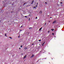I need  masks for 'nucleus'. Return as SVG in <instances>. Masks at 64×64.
<instances>
[{
    "instance_id": "obj_13",
    "label": "nucleus",
    "mask_w": 64,
    "mask_h": 64,
    "mask_svg": "<svg viewBox=\"0 0 64 64\" xmlns=\"http://www.w3.org/2000/svg\"><path fill=\"white\" fill-rule=\"evenodd\" d=\"M34 8H35V9H36V7H35H35H34Z\"/></svg>"
},
{
    "instance_id": "obj_34",
    "label": "nucleus",
    "mask_w": 64,
    "mask_h": 64,
    "mask_svg": "<svg viewBox=\"0 0 64 64\" xmlns=\"http://www.w3.org/2000/svg\"><path fill=\"white\" fill-rule=\"evenodd\" d=\"M49 22H50V21Z\"/></svg>"
},
{
    "instance_id": "obj_22",
    "label": "nucleus",
    "mask_w": 64,
    "mask_h": 64,
    "mask_svg": "<svg viewBox=\"0 0 64 64\" xmlns=\"http://www.w3.org/2000/svg\"><path fill=\"white\" fill-rule=\"evenodd\" d=\"M24 17H27V16H24Z\"/></svg>"
},
{
    "instance_id": "obj_6",
    "label": "nucleus",
    "mask_w": 64,
    "mask_h": 64,
    "mask_svg": "<svg viewBox=\"0 0 64 64\" xmlns=\"http://www.w3.org/2000/svg\"><path fill=\"white\" fill-rule=\"evenodd\" d=\"M40 13H41H41H42V11L41 10L40 12Z\"/></svg>"
},
{
    "instance_id": "obj_19",
    "label": "nucleus",
    "mask_w": 64,
    "mask_h": 64,
    "mask_svg": "<svg viewBox=\"0 0 64 64\" xmlns=\"http://www.w3.org/2000/svg\"><path fill=\"white\" fill-rule=\"evenodd\" d=\"M51 30H52V31H53V29H52Z\"/></svg>"
},
{
    "instance_id": "obj_20",
    "label": "nucleus",
    "mask_w": 64,
    "mask_h": 64,
    "mask_svg": "<svg viewBox=\"0 0 64 64\" xmlns=\"http://www.w3.org/2000/svg\"><path fill=\"white\" fill-rule=\"evenodd\" d=\"M19 49H21V48H19Z\"/></svg>"
},
{
    "instance_id": "obj_14",
    "label": "nucleus",
    "mask_w": 64,
    "mask_h": 64,
    "mask_svg": "<svg viewBox=\"0 0 64 64\" xmlns=\"http://www.w3.org/2000/svg\"><path fill=\"white\" fill-rule=\"evenodd\" d=\"M41 40H39V41H41Z\"/></svg>"
},
{
    "instance_id": "obj_18",
    "label": "nucleus",
    "mask_w": 64,
    "mask_h": 64,
    "mask_svg": "<svg viewBox=\"0 0 64 64\" xmlns=\"http://www.w3.org/2000/svg\"><path fill=\"white\" fill-rule=\"evenodd\" d=\"M60 4H62V2H61Z\"/></svg>"
},
{
    "instance_id": "obj_30",
    "label": "nucleus",
    "mask_w": 64,
    "mask_h": 64,
    "mask_svg": "<svg viewBox=\"0 0 64 64\" xmlns=\"http://www.w3.org/2000/svg\"><path fill=\"white\" fill-rule=\"evenodd\" d=\"M22 26H21V27H22Z\"/></svg>"
},
{
    "instance_id": "obj_11",
    "label": "nucleus",
    "mask_w": 64,
    "mask_h": 64,
    "mask_svg": "<svg viewBox=\"0 0 64 64\" xmlns=\"http://www.w3.org/2000/svg\"><path fill=\"white\" fill-rule=\"evenodd\" d=\"M20 47H21V48H22V45Z\"/></svg>"
},
{
    "instance_id": "obj_10",
    "label": "nucleus",
    "mask_w": 64,
    "mask_h": 64,
    "mask_svg": "<svg viewBox=\"0 0 64 64\" xmlns=\"http://www.w3.org/2000/svg\"><path fill=\"white\" fill-rule=\"evenodd\" d=\"M33 2H34V0H32V4H33Z\"/></svg>"
},
{
    "instance_id": "obj_29",
    "label": "nucleus",
    "mask_w": 64,
    "mask_h": 64,
    "mask_svg": "<svg viewBox=\"0 0 64 64\" xmlns=\"http://www.w3.org/2000/svg\"><path fill=\"white\" fill-rule=\"evenodd\" d=\"M52 35H54V34L52 33Z\"/></svg>"
},
{
    "instance_id": "obj_1",
    "label": "nucleus",
    "mask_w": 64,
    "mask_h": 64,
    "mask_svg": "<svg viewBox=\"0 0 64 64\" xmlns=\"http://www.w3.org/2000/svg\"><path fill=\"white\" fill-rule=\"evenodd\" d=\"M56 20H55L52 23V24H54V23H56Z\"/></svg>"
},
{
    "instance_id": "obj_23",
    "label": "nucleus",
    "mask_w": 64,
    "mask_h": 64,
    "mask_svg": "<svg viewBox=\"0 0 64 64\" xmlns=\"http://www.w3.org/2000/svg\"><path fill=\"white\" fill-rule=\"evenodd\" d=\"M32 45H34V44H32Z\"/></svg>"
},
{
    "instance_id": "obj_7",
    "label": "nucleus",
    "mask_w": 64,
    "mask_h": 64,
    "mask_svg": "<svg viewBox=\"0 0 64 64\" xmlns=\"http://www.w3.org/2000/svg\"><path fill=\"white\" fill-rule=\"evenodd\" d=\"M45 42H44V43H43V44H42V46H44V44H45Z\"/></svg>"
},
{
    "instance_id": "obj_15",
    "label": "nucleus",
    "mask_w": 64,
    "mask_h": 64,
    "mask_svg": "<svg viewBox=\"0 0 64 64\" xmlns=\"http://www.w3.org/2000/svg\"><path fill=\"white\" fill-rule=\"evenodd\" d=\"M36 19H37V17H36Z\"/></svg>"
},
{
    "instance_id": "obj_24",
    "label": "nucleus",
    "mask_w": 64,
    "mask_h": 64,
    "mask_svg": "<svg viewBox=\"0 0 64 64\" xmlns=\"http://www.w3.org/2000/svg\"><path fill=\"white\" fill-rule=\"evenodd\" d=\"M37 5H36V7H37Z\"/></svg>"
},
{
    "instance_id": "obj_21",
    "label": "nucleus",
    "mask_w": 64,
    "mask_h": 64,
    "mask_svg": "<svg viewBox=\"0 0 64 64\" xmlns=\"http://www.w3.org/2000/svg\"><path fill=\"white\" fill-rule=\"evenodd\" d=\"M45 3H46V4H47V2H45Z\"/></svg>"
},
{
    "instance_id": "obj_33",
    "label": "nucleus",
    "mask_w": 64,
    "mask_h": 64,
    "mask_svg": "<svg viewBox=\"0 0 64 64\" xmlns=\"http://www.w3.org/2000/svg\"><path fill=\"white\" fill-rule=\"evenodd\" d=\"M42 52H43V51H42Z\"/></svg>"
},
{
    "instance_id": "obj_5",
    "label": "nucleus",
    "mask_w": 64,
    "mask_h": 64,
    "mask_svg": "<svg viewBox=\"0 0 64 64\" xmlns=\"http://www.w3.org/2000/svg\"><path fill=\"white\" fill-rule=\"evenodd\" d=\"M42 27H41V28H40L39 30V31H40L41 30V29H42Z\"/></svg>"
},
{
    "instance_id": "obj_16",
    "label": "nucleus",
    "mask_w": 64,
    "mask_h": 64,
    "mask_svg": "<svg viewBox=\"0 0 64 64\" xmlns=\"http://www.w3.org/2000/svg\"><path fill=\"white\" fill-rule=\"evenodd\" d=\"M50 32V30H49L48 32V33H49V32Z\"/></svg>"
},
{
    "instance_id": "obj_25",
    "label": "nucleus",
    "mask_w": 64,
    "mask_h": 64,
    "mask_svg": "<svg viewBox=\"0 0 64 64\" xmlns=\"http://www.w3.org/2000/svg\"><path fill=\"white\" fill-rule=\"evenodd\" d=\"M20 31H22V30H20Z\"/></svg>"
},
{
    "instance_id": "obj_31",
    "label": "nucleus",
    "mask_w": 64,
    "mask_h": 64,
    "mask_svg": "<svg viewBox=\"0 0 64 64\" xmlns=\"http://www.w3.org/2000/svg\"><path fill=\"white\" fill-rule=\"evenodd\" d=\"M29 20L30 21V18H29Z\"/></svg>"
},
{
    "instance_id": "obj_4",
    "label": "nucleus",
    "mask_w": 64,
    "mask_h": 64,
    "mask_svg": "<svg viewBox=\"0 0 64 64\" xmlns=\"http://www.w3.org/2000/svg\"><path fill=\"white\" fill-rule=\"evenodd\" d=\"M26 56H27V55H25V56L24 57V59H25V58H26Z\"/></svg>"
},
{
    "instance_id": "obj_28",
    "label": "nucleus",
    "mask_w": 64,
    "mask_h": 64,
    "mask_svg": "<svg viewBox=\"0 0 64 64\" xmlns=\"http://www.w3.org/2000/svg\"><path fill=\"white\" fill-rule=\"evenodd\" d=\"M18 37L19 38V37H20V36H18Z\"/></svg>"
},
{
    "instance_id": "obj_17",
    "label": "nucleus",
    "mask_w": 64,
    "mask_h": 64,
    "mask_svg": "<svg viewBox=\"0 0 64 64\" xmlns=\"http://www.w3.org/2000/svg\"><path fill=\"white\" fill-rule=\"evenodd\" d=\"M46 22L45 24V25H46Z\"/></svg>"
},
{
    "instance_id": "obj_8",
    "label": "nucleus",
    "mask_w": 64,
    "mask_h": 64,
    "mask_svg": "<svg viewBox=\"0 0 64 64\" xmlns=\"http://www.w3.org/2000/svg\"><path fill=\"white\" fill-rule=\"evenodd\" d=\"M32 27H30V28H29V29H32Z\"/></svg>"
},
{
    "instance_id": "obj_32",
    "label": "nucleus",
    "mask_w": 64,
    "mask_h": 64,
    "mask_svg": "<svg viewBox=\"0 0 64 64\" xmlns=\"http://www.w3.org/2000/svg\"><path fill=\"white\" fill-rule=\"evenodd\" d=\"M52 18V17H51L50 18Z\"/></svg>"
},
{
    "instance_id": "obj_26",
    "label": "nucleus",
    "mask_w": 64,
    "mask_h": 64,
    "mask_svg": "<svg viewBox=\"0 0 64 64\" xmlns=\"http://www.w3.org/2000/svg\"><path fill=\"white\" fill-rule=\"evenodd\" d=\"M25 4H26V3H24V5H25Z\"/></svg>"
},
{
    "instance_id": "obj_27",
    "label": "nucleus",
    "mask_w": 64,
    "mask_h": 64,
    "mask_svg": "<svg viewBox=\"0 0 64 64\" xmlns=\"http://www.w3.org/2000/svg\"><path fill=\"white\" fill-rule=\"evenodd\" d=\"M53 30H54V29H52Z\"/></svg>"
},
{
    "instance_id": "obj_3",
    "label": "nucleus",
    "mask_w": 64,
    "mask_h": 64,
    "mask_svg": "<svg viewBox=\"0 0 64 64\" xmlns=\"http://www.w3.org/2000/svg\"><path fill=\"white\" fill-rule=\"evenodd\" d=\"M27 48V47H24V49L25 50H26V49H27V48Z\"/></svg>"
},
{
    "instance_id": "obj_2",
    "label": "nucleus",
    "mask_w": 64,
    "mask_h": 64,
    "mask_svg": "<svg viewBox=\"0 0 64 64\" xmlns=\"http://www.w3.org/2000/svg\"><path fill=\"white\" fill-rule=\"evenodd\" d=\"M34 56V55L32 54V56L30 57V58H33V57Z\"/></svg>"
},
{
    "instance_id": "obj_9",
    "label": "nucleus",
    "mask_w": 64,
    "mask_h": 64,
    "mask_svg": "<svg viewBox=\"0 0 64 64\" xmlns=\"http://www.w3.org/2000/svg\"><path fill=\"white\" fill-rule=\"evenodd\" d=\"M9 38H10V39H12V38H11V37H9Z\"/></svg>"
},
{
    "instance_id": "obj_12",
    "label": "nucleus",
    "mask_w": 64,
    "mask_h": 64,
    "mask_svg": "<svg viewBox=\"0 0 64 64\" xmlns=\"http://www.w3.org/2000/svg\"><path fill=\"white\" fill-rule=\"evenodd\" d=\"M5 36H6V37H7V36H6V34H5Z\"/></svg>"
}]
</instances>
